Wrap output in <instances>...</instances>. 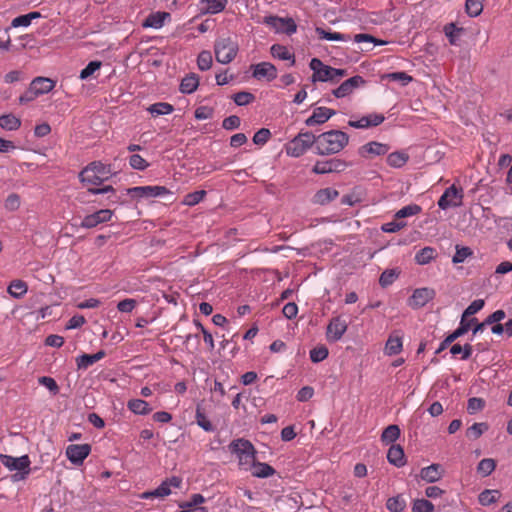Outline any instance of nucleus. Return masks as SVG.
Wrapping results in <instances>:
<instances>
[{
  "instance_id": "obj_45",
  "label": "nucleus",
  "mask_w": 512,
  "mask_h": 512,
  "mask_svg": "<svg viewBox=\"0 0 512 512\" xmlns=\"http://www.w3.org/2000/svg\"><path fill=\"white\" fill-rule=\"evenodd\" d=\"M206 196L205 190H198L185 195L182 203L186 206L192 207L200 203Z\"/></svg>"
},
{
  "instance_id": "obj_22",
  "label": "nucleus",
  "mask_w": 512,
  "mask_h": 512,
  "mask_svg": "<svg viewBox=\"0 0 512 512\" xmlns=\"http://www.w3.org/2000/svg\"><path fill=\"white\" fill-rule=\"evenodd\" d=\"M506 317V314L503 310H496L492 314H490L483 322L476 324L473 329V335L480 333L484 330L487 325L498 324Z\"/></svg>"
},
{
  "instance_id": "obj_23",
  "label": "nucleus",
  "mask_w": 512,
  "mask_h": 512,
  "mask_svg": "<svg viewBox=\"0 0 512 512\" xmlns=\"http://www.w3.org/2000/svg\"><path fill=\"white\" fill-rule=\"evenodd\" d=\"M389 151V146L387 144L379 143V142H369L363 145L359 153L362 156H366L367 154H373L376 156L385 155Z\"/></svg>"
},
{
  "instance_id": "obj_24",
  "label": "nucleus",
  "mask_w": 512,
  "mask_h": 512,
  "mask_svg": "<svg viewBox=\"0 0 512 512\" xmlns=\"http://www.w3.org/2000/svg\"><path fill=\"white\" fill-rule=\"evenodd\" d=\"M105 357V351L100 350L95 354H82L76 359L78 369L85 370Z\"/></svg>"
},
{
  "instance_id": "obj_1",
  "label": "nucleus",
  "mask_w": 512,
  "mask_h": 512,
  "mask_svg": "<svg viewBox=\"0 0 512 512\" xmlns=\"http://www.w3.org/2000/svg\"><path fill=\"white\" fill-rule=\"evenodd\" d=\"M349 143V136L341 130H330L317 136V154L331 155L339 153Z\"/></svg>"
},
{
  "instance_id": "obj_43",
  "label": "nucleus",
  "mask_w": 512,
  "mask_h": 512,
  "mask_svg": "<svg viewBox=\"0 0 512 512\" xmlns=\"http://www.w3.org/2000/svg\"><path fill=\"white\" fill-rule=\"evenodd\" d=\"M496 468V462L492 458H484L477 465V472L482 476H489Z\"/></svg>"
},
{
  "instance_id": "obj_36",
  "label": "nucleus",
  "mask_w": 512,
  "mask_h": 512,
  "mask_svg": "<svg viewBox=\"0 0 512 512\" xmlns=\"http://www.w3.org/2000/svg\"><path fill=\"white\" fill-rule=\"evenodd\" d=\"M147 111L154 117L161 116V115H168L171 114L174 111L173 105L167 103V102H157L152 105H150L147 108Z\"/></svg>"
},
{
  "instance_id": "obj_56",
  "label": "nucleus",
  "mask_w": 512,
  "mask_h": 512,
  "mask_svg": "<svg viewBox=\"0 0 512 512\" xmlns=\"http://www.w3.org/2000/svg\"><path fill=\"white\" fill-rule=\"evenodd\" d=\"M255 99V96L246 91H241L233 95V100L238 106H245L250 104Z\"/></svg>"
},
{
  "instance_id": "obj_11",
  "label": "nucleus",
  "mask_w": 512,
  "mask_h": 512,
  "mask_svg": "<svg viewBox=\"0 0 512 512\" xmlns=\"http://www.w3.org/2000/svg\"><path fill=\"white\" fill-rule=\"evenodd\" d=\"M91 452L89 444H71L65 451L66 457L74 465H81Z\"/></svg>"
},
{
  "instance_id": "obj_25",
  "label": "nucleus",
  "mask_w": 512,
  "mask_h": 512,
  "mask_svg": "<svg viewBox=\"0 0 512 512\" xmlns=\"http://www.w3.org/2000/svg\"><path fill=\"white\" fill-rule=\"evenodd\" d=\"M227 2V0H201V10L205 14H218L225 9Z\"/></svg>"
},
{
  "instance_id": "obj_3",
  "label": "nucleus",
  "mask_w": 512,
  "mask_h": 512,
  "mask_svg": "<svg viewBox=\"0 0 512 512\" xmlns=\"http://www.w3.org/2000/svg\"><path fill=\"white\" fill-rule=\"evenodd\" d=\"M229 449L237 456L241 469L245 471L251 470L256 462V450L249 440L244 438L233 440L229 445Z\"/></svg>"
},
{
  "instance_id": "obj_4",
  "label": "nucleus",
  "mask_w": 512,
  "mask_h": 512,
  "mask_svg": "<svg viewBox=\"0 0 512 512\" xmlns=\"http://www.w3.org/2000/svg\"><path fill=\"white\" fill-rule=\"evenodd\" d=\"M309 66L313 71L312 82H337L347 75V71L345 69H338L325 65L318 58H312Z\"/></svg>"
},
{
  "instance_id": "obj_26",
  "label": "nucleus",
  "mask_w": 512,
  "mask_h": 512,
  "mask_svg": "<svg viewBox=\"0 0 512 512\" xmlns=\"http://www.w3.org/2000/svg\"><path fill=\"white\" fill-rule=\"evenodd\" d=\"M403 343L402 337L399 335L391 334L385 344L384 352L388 356H394L402 351Z\"/></svg>"
},
{
  "instance_id": "obj_15",
  "label": "nucleus",
  "mask_w": 512,
  "mask_h": 512,
  "mask_svg": "<svg viewBox=\"0 0 512 512\" xmlns=\"http://www.w3.org/2000/svg\"><path fill=\"white\" fill-rule=\"evenodd\" d=\"M252 76L258 80L272 81L277 78V69L270 62H260L252 66Z\"/></svg>"
},
{
  "instance_id": "obj_9",
  "label": "nucleus",
  "mask_w": 512,
  "mask_h": 512,
  "mask_svg": "<svg viewBox=\"0 0 512 512\" xmlns=\"http://www.w3.org/2000/svg\"><path fill=\"white\" fill-rule=\"evenodd\" d=\"M126 194L138 199L156 198L170 194L165 186H135L126 189Z\"/></svg>"
},
{
  "instance_id": "obj_32",
  "label": "nucleus",
  "mask_w": 512,
  "mask_h": 512,
  "mask_svg": "<svg viewBox=\"0 0 512 512\" xmlns=\"http://www.w3.org/2000/svg\"><path fill=\"white\" fill-rule=\"evenodd\" d=\"M437 256L436 249L430 246L424 247L415 254V262L419 265L429 264Z\"/></svg>"
},
{
  "instance_id": "obj_8",
  "label": "nucleus",
  "mask_w": 512,
  "mask_h": 512,
  "mask_svg": "<svg viewBox=\"0 0 512 512\" xmlns=\"http://www.w3.org/2000/svg\"><path fill=\"white\" fill-rule=\"evenodd\" d=\"M463 190L455 185L448 187L438 200V207L442 210L456 208L462 205Z\"/></svg>"
},
{
  "instance_id": "obj_55",
  "label": "nucleus",
  "mask_w": 512,
  "mask_h": 512,
  "mask_svg": "<svg viewBox=\"0 0 512 512\" xmlns=\"http://www.w3.org/2000/svg\"><path fill=\"white\" fill-rule=\"evenodd\" d=\"M102 63L100 61H90L86 67L84 69L81 70L80 72V79L81 80H86L88 79L90 76H92L97 70L100 69Z\"/></svg>"
},
{
  "instance_id": "obj_6",
  "label": "nucleus",
  "mask_w": 512,
  "mask_h": 512,
  "mask_svg": "<svg viewBox=\"0 0 512 512\" xmlns=\"http://www.w3.org/2000/svg\"><path fill=\"white\" fill-rule=\"evenodd\" d=\"M313 144L317 150V136L309 131L300 132L287 144L286 152L289 156L297 158L302 156Z\"/></svg>"
},
{
  "instance_id": "obj_44",
  "label": "nucleus",
  "mask_w": 512,
  "mask_h": 512,
  "mask_svg": "<svg viewBox=\"0 0 512 512\" xmlns=\"http://www.w3.org/2000/svg\"><path fill=\"white\" fill-rule=\"evenodd\" d=\"M465 11L469 17H477L483 11V4L481 0H466Z\"/></svg>"
},
{
  "instance_id": "obj_16",
  "label": "nucleus",
  "mask_w": 512,
  "mask_h": 512,
  "mask_svg": "<svg viewBox=\"0 0 512 512\" xmlns=\"http://www.w3.org/2000/svg\"><path fill=\"white\" fill-rule=\"evenodd\" d=\"M336 111L327 107H317L313 110L310 117L305 120V124L309 127L320 125L328 121Z\"/></svg>"
},
{
  "instance_id": "obj_48",
  "label": "nucleus",
  "mask_w": 512,
  "mask_h": 512,
  "mask_svg": "<svg viewBox=\"0 0 512 512\" xmlns=\"http://www.w3.org/2000/svg\"><path fill=\"white\" fill-rule=\"evenodd\" d=\"M197 66L201 71H207L212 66V54L210 51L203 50L197 57Z\"/></svg>"
},
{
  "instance_id": "obj_41",
  "label": "nucleus",
  "mask_w": 512,
  "mask_h": 512,
  "mask_svg": "<svg viewBox=\"0 0 512 512\" xmlns=\"http://www.w3.org/2000/svg\"><path fill=\"white\" fill-rule=\"evenodd\" d=\"M478 324L476 318H471L467 320L466 318L461 317L460 324L457 329H455L452 334L455 337V339H458L459 337L463 336L464 334L468 333V331L473 329V327Z\"/></svg>"
},
{
  "instance_id": "obj_20",
  "label": "nucleus",
  "mask_w": 512,
  "mask_h": 512,
  "mask_svg": "<svg viewBox=\"0 0 512 512\" xmlns=\"http://www.w3.org/2000/svg\"><path fill=\"white\" fill-rule=\"evenodd\" d=\"M55 86V82L50 78L36 77L30 83V88L37 96L49 93Z\"/></svg>"
},
{
  "instance_id": "obj_21",
  "label": "nucleus",
  "mask_w": 512,
  "mask_h": 512,
  "mask_svg": "<svg viewBox=\"0 0 512 512\" xmlns=\"http://www.w3.org/2000/svg\"><path fill=\"white\" fill-rule=\"evenodd\" d=\"M339 193L336 189L327 187L317 191L313 197V202L319 205H326L336 199Z\"/></svg>"
},
{
  "instance_id": "obj_17",
  "label": "nucleus",
  "mask_w": 512,
  "mask_h": 512,
  "mask_svg": "<svg viewBox=\"0 0 512 512\" xmlns=\"http://www.w3.org/2000/svg\"><path fill=\"white\" fill-rule=\"evenodd\" d=\"M345 163L339 159H330L328 161H318L313 167L316 174H326L331 172H339L345 168Z\"/></svg>"
},
{
  "instance_id": "obj_52",
  "label": "nucleus",
  "mask_w": 512,
  "mask_h": 512,
  "mask_svg": "<svg viewBox=\"0 0 512 512\" xmlns=\"http://www.w3.org/2000/svg\"><path fill=\"white\" fill-rule=\"evenodd\" d=\"M472 254L473 252L469 247L457 245L455 254L452 258V262L455 264L463 263Z\"/></svg>"
},
{
  "instance_id": "obj_39",
  "label": "nucleus",
  "mask_w": 512,
  "mask_h": 512,
  "mask_svg": "<svg viewBox=\"0 0 512 512\" xmlns=\"http://www.w3.org/2000/svg\"><path fill=\"white\" fill-rule=\"evenodd\" d=\"M171 494V489H169L168 485L163 481L156 489L152 491H146L141 494L142 499H150V498H164Z\"/></svg>"
},
{
  "instance_id": "obj_49",
  "label": "nucleus",
  "mask_w": 512,
  "mask_h": 512,
  "mask_svg": "<svg viewBox=\"0 0 512 512\" xmlns=\"http://www.w3.org/2000/svg\"><path fill=\"white\" fill-rule=\"evenodd\" d=\"M386 507L390 512H402L406 507V502L401 496L390 497L386 502Z\"/></svg>"
},
{
  "instance_id": "obj_18",
  "label": "nucleus",
  "mask_w": 512,
  "mask_h": 512,
  "mask_svg": "<svg viewBox=\"0 0 512 512\" xmlns=\"http://www.w3.org/2000/svg\"><path fill=\"white\" fill-rule=\"evenodd\" d=\"M443 475L444 469L438 463H434L427 467H423L420 470V478L426 483H435L439 481L443 477Z\"/></svg>"
},
{
  "instance_id": "obj_57",
  "label": "nucleus",
  "mask_w": 512,
  "mask_h": 512,
  "mask_svg": "<svg viewBox=\"0 0 512 512\" xmlns=\"http://www.w3.org/2000/svg\"><path fill=\"white\" fill-rule=\"evenodd\" d=\"M328 349L325 346L315 347L310 351V359L314 363H319L328 357Z\"/></svg>"
},
{
  "instance_id": "obj_28",
  "label": "nucleus",
  "mask_w": 512,
  "mask_h": 512,
  "mask_svg": "<svg viewBox=\"0 0 512 512\" xmlns=\"http://www.w3.org/2000/svg\"><path fill=\"white\" fill-rule=\"evenodd\" d=\"M316 34L320 39H324L327 41H341V42H347L350 41L352 38L349 34H344L340 32H333L330 30H325L323 28H316Z\"/></svg>"
},
{
  "instance_id": "obj_19",
  "label": "nucleus",
  "mask_w": 512,
  "mask_h": 512,
  "mask_svg": "<svg viewBox=\"0 0 512 512\" xmlns=\"http://www.w3.org/2000/svg\"><path fill=\"white\" fill-rule=\"evenodd\" d=\"M171 15L168 12L157 11L151 13L143 22V27L160 29L164 26L166 20H170Z\"/></svg>"
},
{
  "instance_id": "obj_37",
  "label": "nucleus",
  "mask_w": 512,
  "mask_h": 512,
  "mask_svg": "<svg viewBox=\"0 0 512 512\" xmlns=\"http://www.w3.org/2000/svg\"><path fill=\"white\" fill-rule=\"evenodd\" d=\"M400 437V428L398 425H389L387 426L381 435V441L389 445L391 443H394L398 438Z\"/></svg>"
},
{
  "instance_id": "obj_54",
  "label": "nucleus",
  "mask_w": 512,
  "mask_h": 512,
  "mask_svg": "<svg viewBox=\"0 0 512 512\" xmlns=\"http://www.w3.org/2000/svg\"><path fill=\"white\" fill-rule=\"evenodd\" d=\"M434 505L427 499H417L413 502L412 512H433Z\"/></svg>"
},
{
  "instance_id": "obj_27",
  "label": "nucleus",
  "mask_w": 512,
  "mask_h": 512,
  "mask_svg": "<svg viewBox=\"0 0 512 512\" xmlns=\"http://www.w3.org/2000/svg\"><path fill=\"white\" fill-rule=\"evenodd\" d=\"M387 460L390 464L396 467H402L405 465V455L401 446L392 445L387 453Z\"/></svg>"
},
{
  "instance_id": "obj_13",
  "label": "nucleus",
  "mask_w": 512,
  "mask_h": 512,
  "mask_svg": "<svg viewBox=\"0 0 512 512\" xmlns=\"http://www.w3.org/2000/svg\"><path fill=\"white\" fill-rule=\"evenodd\" d=\"M365 84V80L360 75H355L342 82L332 91L336 98H344L350 95L355 89Z\"/></svg>"
},
{
  "instance_id": "obj_14",
  "label": "nucleus",
  "mask_w": 512,
  "mask_h": 512,
  "mask_svg": "<svg viewBox=\"0 0 512 512\" xmlns=\"http://www.w3.org/2000/svg\"><path fill=\"white\" fill-rule=\"evenodd\" d=\"M435 291L432 288L423 287L415 289L409 299V306L418 309L425 306L435 297Z\"/></svg>"
},
{
  "instance_id": "obj_10",
  "label": "nucleus",
  "mask_w": 512,
  "mask_h": 512,
  "mask_svg": "<svg viewBox=\"0 0 512 512\" xmlns=\"http://www.w3.org/2000/svg\"><path fill=\"white\" fill-rule=\"evenodd\" d=\"M348 324L341 316L333 317L327 325L326 336L328 341H339L347 331Z\"/></svg>"
},
{
  "instance_id": "obj_63",
  "label": "nucleus",
  "mask_w": 512,
  "mask_h": 512,
  "mask_svg": "<svg viewBox=\"0 0 512 512\" xmlns=\"http://www.w3.org/2000/svg\"><path fill=\"white\" fill-rule=\"evenodd\" d=\"M214 110L208 106H199L194 112V116L197 120H207L213 117Z\"/></svg>"
},
{
  "instance_id": "obj_31",
  "label": "nucleus",
  "mask_w": 512,
  "mask_h": 512,
  "mask_svg": "<svg viewBox=\"0 0 512 512\" xmlns=\"http://www.w3.org/2000/svg\"><path fill=\"white\" fill-rule=\"evenodd\" d=\"M271 55L279 60H290L291 66L295 64V57L286 46L273 44L270 48Z\"/></svg>"
},
{
  "instance_id": "obj_12",
  "label": "nucleus",
  "mask_w": 512,
  "mask_h": 512,
  "mask_svg": "<svg viewBox=\"0 0 512 512\" xmlns=\"http://www.w3.org/2000/svg\"><path fill=\"white\" fill-rule=\"evenodd\" d=\"M113 211L110 209H100L92 214L86 215L81 223L80 227L85 229H91L99 224L106 223L111 220Z\"/></svg>"
},
{
  "instance_id": "obj_50",
  "label": "nucleus",
  "mask_w": 512,
  "mask_h": 512,
  "mask_svg": "<svg viewBox=\"0 0 512 512\" xmlns=\"http://www.w3.org/2000/svg\"><path fill=\"white\" fill-rule=\"evenodd\" d=\"M499 497V491L497 490H484L479 494V502L483 506H488L496 502Z\"/></svg>"
},
{
  "instance_id": "obj_58",
  "label": "nucleus",
  "mask_w": 512,
  "mask_h": 512,
  "mask_svg": "<svg viewBox=\"0 0 512 512\" xmlns=\"http://www.w3.org/2000/svg\"><path fill=\"white\" fill-rule=\"evenodd\" d=\"M129 164L133 169L139 171H143L149 166V163L139 154H132L129 158Z\"/></svg>"
},
{
  "instance_id": "obj_53",
  "label": "nucleus",
  "mask_w": 512,
  "mask_h": 512,
  "mask_svg": "<svg viewBox=\"0 0 512 512\" xmlns=\"http://www.w3.org/2000/svg\"><path fill=\"white\" fill-rule=\"evenodd\" d=\"M462 28L456 27L454 23H449L444 27L445 35L447 36L451 45L457 44V38L462 32Z\"/></svg>"
},
{
  "instance_id": "obj_7",
  "label": "nucleus",
  "mask_w": 512,
  "mask_h": 512,
  "mask_svg": "<svg viewBox=\"0 0 512 512\" xmlns=\"http://www.w3.org/2000/svg\"><path fill=\"white\" fill-rule=\"evenodd\" d=\"M216 60L221 64L230 63L238 52V45L229 37L219 38L214 45Z\"/></svg>"
},
{
  "instance_id": "obj_40",
  "label": "nucleus",
  "mask_w": 512,
  "mask_h": 512,
  "mask_svg": "<svg viewBox=\"0 0 512 512\" xmlns=\"http://www.w3.org/2000/svg\"><path fill=\"white\" fill-rule=\"evenodd\" d=\"M8 293L16 298H21L28 290L27 284L22 280H13L8 286Z\"/></svg>"
},
{
  "instance_id": "obj_51",
  "label": "nucleus",
  "mask_w": 512,
  "mask_h": 512,
  "mask_svg": "<svg viewBox=\"0 0 512 512\" xmlns=\"http://www.w3.org/2000/svg\"><path fill=\"white\" fill-rule=\"evenodd\" d=\"M489 426L485 422L474 423L467 429V437L472 439L479 438L484 432L488 430Z\"/></svg>"
},
{
  "instance_id": "obj_30",
  "label": "nucleus",
  "mask_w": 512,
  "mask_h": 512,
  "mask_svg": "<svg viewBox=\"0 0 512 512\" xmlns=\"http://www.w3.org/2000/svg\"><path fill=\"white\" fill-rule=\"evenodd\" d=\"M128 409L137 415H147L152 411L149 403L142 399H131L127 403Z\"/></svg>"
},
{
  "instance_id": "obj_33",
  "label": "nucleus",
  "mask_w": 512,
  "mask_h": 512,
  "mask_svg": "<svg viewBox=\"0 0 512 512\" xmlns=\"http://www.w3.org/2000/svg\"><path fill=\"white\" fill-rule=\"evenodd\" d=\"M251 474L257 478H267L275 474V469L267 463L255 462L251 468Z\"/></svg>"
},
{
  "instance_id": "obj_35",
  "label": "nucleus",
  "mask_w": 512,
  "mask_h": 512,
  "mask_svg": "<svg viewBox=\"0 0 512 512\" xmlns=\"http://www.w3.org/2000/svg\"><path fill=\"white\" fill-rule=\"evenodd\" d=\"M41 17L40 12L33 11L28 14L20 15L14 18L11 22V26L14 28L17 27H28L31 25L34 19H38Z\"/></svg>"
},
{
  "instance_id": "obj_61",
  "label": "nucleus",
  "mask_w": 512,
  "mask_h": 512,
  "mask_svg": "<svg viewBox=\"0 0 512 512\" xmlns=\"http://www.w3.org/2000/svg\"><path fill=\"white\" fill-rule=\"evenodd\" d=\"M485 406V401L482 398L472 397L468 400L467 410L469 414H474L481 411Z\"/></svg>"
},
{
  "instance_id": "obj_62",
  "label": "nucleus",
  "mask_w": 512,
  "mask_h": 512,
  "mask_svg": "<svg viewBox=\"0 0 512 512\" xmlns=\"http://www.w3.org/2000/svg\"><path fill=\"white\" fill-rule=\"evenodd\" d=\"M40 385L46 387L53 395L59 392V387L56 381L49 376H42L38 379Z\"/></svg>"
},
{
  "instance_id": "obj_34",
  "label": "nucleus",
  "mask_w": 512,
  "mask_h": 512,
  "mask_svg": "<svg viewBox=\"0 0 512 512\" xmlns=\"http://www.w3.org/2000/svg\"><path fill=\"white\" fill-rule=\"evenodd\" d=\"M21 126V120L13 114L0 116V127L6 131H15Z\"/></svg>"
},
{
  "instance_id": "obj_38",
  "label": "nucleus",
  "mask_w": 512,
  "mask_h": 512,
  "mask_svg": "<svg viewBox=\"0 0 512 512\" xmlns=\"http://www.w3.org/2000/svg\"><path fill=\"white\" fill-rule=\"evenodd\" d=\"M400 275V270L397 268L384 270L379 277V284L381 287L386 288L392 285Z\"/></svg>"
},
{
  "instance_id": "obj_60",
  "label": "nucleus",
  "mask_w": 512,
  "mask_h": 512,
  "mask_svg": "<svg viewBox=\"0 0 512 512\" xmlns=\"http://www.w3.org/2000/svg\"><path fill=\"white\" fill-rule=\"evenodd\" d=\"M485 305L483 299H476L470 303V305L464 310L462 317L467 318L468 316L476 314Z\"/></svg>"
},
{
  "instance_id": "obj_59",
  "label": "nucleus",
  "mask_w": 512,
  "mask_h": 512,
  "mask_svg": "<svg viewBox=\"0 0 512 512\" xmlns=\"http://www.w3.org/2000/svg\"><path fill=\"white\" fill-rule=\"evenodd\" d=\"M406 226V222L395 220L384 223L381 230L385 233H396Z\"/></svg>"
},
{
  "instance_id": "obj_46",
  "label": "nucleus",
  "mask_w": 512,
  "mask_h": 512,
  "mask_svg": "<svg viewBox=\"0 0 512 512\" xmlns=\"http://www.w3.org/2000/svg\"><path fill=\"white\" fill-rule=\"evenodd\" d=\"M421 210H422V208L419 205L409 204V205H406V206L402 207L401 209H399L395 213V218L402 219V218H406V217H411V216L419 214L421 212Z\"/></svg>"
},
{
  "instance_id": "obj_42",
  "label": "nucleus",
  "mask_w": 512,
  "mask_h": 512,
  "mask_svg": "<svg viewBox=\"0 0 512 512\" xmlns=\"http://www.w3.org/2000/svg\"><path fill=\"white\" fill-rule=\"evenodd\" d=\"M196 423L199 427H201L206 432L214 431V426L210 422V420L206 417L205 413L201 409L200 406H197L195 413Z\"/></svg>"
},
{
  "instance_id": "obj_5",
  "label": "nucleus",
  "mask_w": 512,
  "mask_h": 512,
  "mask_svg": "<svg viewBox=\"0 0 512 512\" xmlns=\"http://www.w3.org/2000/svg\"><path fill=\"white\" fill-rule=\"evenodd\" d=\"M1 463L10 471H16L12 475L14 482L24 480L30 474V458L28 455L13 457L6 454H0Z\"/></svg>"
},
{
  "instance_id": "obj_47",
  "label": "nucleus",
  "mask_w": 512,
  "mask_h": 512,
  "mask_svg": "<svg viewBox=\"0 0 512 512\" xmlns=\"http://www.w3.org/2000/svg\"><path fill=\"white\" fill-rule=\"evenodd\" d=\"M408 156L405 153L393 152L387 157V163L391 167L400 168L406 164Z\"/></svg>"
},
{
  "instance_id": "obj_64",
  "label": "nucleus",
  "mask_w": 512,
  "mask_h": 512,
  "mask_svg": "<svg viewBox=\"0 0 512 512\" xmlns=\"http://www.w3.org/2000/svg\"><path fill=\"white\" fill-rule=\"evenodd\" d=\"M271 132L267 128H261L253 136V142L256 145H264L270 138Z\"/></svg>"
},
{
  "instance_id": "obj_29",
  "label": "nucleus",
  "mask_w": 512,
  "mask_h": 512,
  "mask_svg": "<svg viewBox=\"0 0 512 512\" xmlns=\"http://www.w3.org/2000/svg\"><path fill=\"white\" fill-rule=\"evenodd\" d=\"M198 86H199V78H198V76L196 74H194V73H191L189 75H186L181 80L179 90L183 94H191L194 91H196Z\"/></svg>"
},
{
  "instance_id": "obj_2",
  "label": "nucleus",
  "mask_w": 512,
  "mask_h": 512,
  "mask_svg": "<svg viewBox=\"0 0 512 512\" xmlns=\"http://www.w3.org/2000/svg\"><path fill=\"white\" fill-rule=\"evenodd\" d=\"M114 175L110 164H104L100 161L89 163L79 173L81 183L90 186H100Z\"/></svg>"
}]
</instances>
